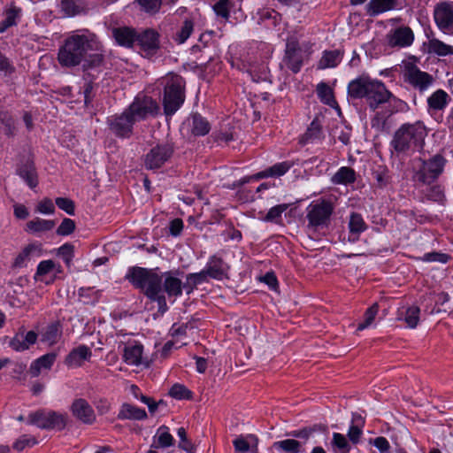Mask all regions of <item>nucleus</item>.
Masks as SVG:
<instances>
[{
    "label": "nucleus",
    "instance_id": "nucleus-1",
    "mask_svg": "<svg viewBox=\"0 0 453 453\" xmlns=\"http://www.w3.org/2000/svg\"><path fill=\"white\" fill-rule=\"evenodd\" d=\"M58 61L63 67L82 64L84 71L98 68L104 61L103 45L94 33L87 29L77 30L59 47Z\"/></svg>",
    "mask_w": 453,
    "mask_h": 453
},
{
    "label": "nucleus",
    "instance_id": "nucleus-2",
    "mask_svg": "<svg viewBox=\"0 0 453 453\" xmlns=\"http://www.w3.org/2000/svg\"><path fill=\"white\" fill-rule=\"evenodd\" d=\"M126 279L136 288H140L150 300L165 304L162 291L163 277L152 269L134 266L128 269Z\"/></svg>",
    "mask_w": 453,
    "mask_h": 453
},
{
    "label": "nucleus",
    "instance_id": "nucleus-3",
    "mask_svg": "<svg viewBox=\"0 0 453 453\" xmlns=\"http://www.w3.org/2000/svg\"><path fill=\"white\" fill-rule=\"evenodd\" d=\"M446 159L436 154L428 159H415L412 165V180L418 188L431 186L444 171Z\"/></svg>",
    "mask_w": 453,
    "mask_h": 453
},
{
    "label": "nucleus",
    "instance_id": "nucleus-4",
    "mask_svg": "<svg viewBox=\"0 0 453 453\" xmlns=\"http://www.w3.org/2000/svg\"><path fill=\"white\" fill-rule=\"evenodd\" d=\"M426 135V128L421 123L403 124L395 132L391 146L397 153L416 150L421 146Z\"/></svg>",
    "mask_w": 453,
    "mask_h": 453
},
{
    "label": "nucleus",
    "instance_id": "nucleus-5",
    "mask_svg": "<svg viewBox=\"0 0 453 453\" xmlns=\"http://www.w3.org/2000/svg\"><path fill=\"white\" fill-rule=\"evenodd\" d=\"M334 204L329 199L312 201L305 209L306 228L312 233L327 229L331 224Z\"/></svg>",
    "mask_w": 453,
    "mask_h": 453
},
{
    "label": "nucleus",
    "instance_id": "nucleus-6",
    "mask_svg": "<svg viewBox=\"0 0 453 453\" xmlns=\"http://www.w3.org/2000/svg\"><path fill=\"white\" fill-rule=\"evenodd\" d=\"M185 100L184 81L177 74L165 78L163 98L164 111L166 115L174 114Z\"/></svg>",
    "mask_w": 453,
    "mask_h": 453
},
{
    "label": "nucleus",
    "instance_id": "nucleus-7",
    "mask_svg": "<svg viewBox=\"0 0 453 453\" xmlns=\"http://www.w3.org/2000/svg\"><path fill=\"white\" fill-rule=\"evenodd\" d=\"M27 422L41 429L60 431L66 426L67 416L53 411L40 410L30 413Z\"/></svg>",
    "mask_w": 453,
    "mask_h": 453
},
{
    "label": "nucleus",
    "instance_id": "nucleus-8",
    "mask_svg": "<svg viewBox=\"0 0 453 453\" xmlns=\"http://www.w3.org/2000/svg\"><path fill=\"white\" fill-rule=\"evenodd\" d=\"M403 79L405 83L419 92L427 90L434 82V77L432 74L421 71L411 62L403 66Z\"/></svg>",
    "mask_w": 453,
    "mask_h": 453
},
{
    "label": "nucleus",
    "instance_id": "nucleus-9",
    "mask_svg": "<svg viewBox=\"0 0 453 453\" xmlns=\"http://www.w3.org/2000/svg\"><path fill=\"white\" fill-rule=\"evenodd\" d=\"M159 107L155 100L150 96H137L130 104L127 112L132 116L134 122L144 119L149 116H154L157 113Z\"/></svg>",
    "mask_w": 453,
    "mask_h": 453
},
{
    "label": "nucleus",
    "instance_id": "nucleus-10",
    "mask_svg": "<svg viewBox=\"0 0 453 453\" xmlns=\"http://www.w3.org/2000/svg\"><path fill=\"white\" fill-rule=\"evenodd\" d=\"M434 19L437 27L445 35L453 33V2L441 1L434 5Z\"/></svg>",
    "mask_w": 453,
    "mask_h": 453
},
{
    "label": "nucleus",
    "instance_id": "nucleus-11",
    "mask_svg": "<svg viewBox=\"0 0 453 453\" xmlns=\"http://www.w3.org/2000/svg\"><path fill=\"white\" fill-rule=\"evenodd\" d=\"M134 123L127 110L119 115H113L107 119V124L111 133L121 138H127L132 134Z\"/></svg>",
    "mask_w": 453,
    "mask_h": 453
},
{
    "label": "nucleus",
    "instance_id": "nucleus-12",
    "mask_svg": "<svg viewBox=\"0 0 453 453\" xmlns=\"http://www.w3.org/2000/svg\"><path fill=\"white\" fill-rule=\"evenodd\" d=\"M173 148L168 143L153 147L145 156L144 164L147 169L161 167L173 155Z\"/></svg>",
    "mask_w": 453,
    "mask_h": 453
},
{
    "label": "nucleus",
    "instance_id": "nucleus-13",
    "mask_svg": "<svg viewBox=\"0 0 453 453\" xmlns=\"http://www.w3.org/2000/svg\"><path fill=\"white\" fill-rule=\"evenodd\" d=\"M390 47L405 48L413 43L414 33L409 27H399L392 29L387 35Z\"/></svg>",
    "mask_w": 453,
    "mask_h": 453
},
{
    "label": "nucleus",
    "instance_id": "nucleus-14",
    "mask_svg": "<svg viewBox=\"0 0 453 453\" xmlns=\"http://www.w3.org/2000/svg\"><path fill=\"white\" fill-rule=\"evenodd\" d=\"M391 97H393V95L386 88L384 83L374 80L365 99L369 107L374 111L380 104L388 102Z\"/></svg>",
    "mask_w": 453,
    "mask_h": 453
},
{
    "label": "nucleus",
    "instance_id": "nucleus-15",
    "mask_svg": "<svg viewBox=\"0 0 453 453\" xmlns=\"http://www.w3.org/2000/svg\"><path fill=\"white\" fill-rule=\"evenodd\" d=\"M73 415L85 424H92L96 419L94 410L83 398L75 399L71 405Z\"/></svg>",
    "mask_w": 453,
    "mask_h": 453
},
{
    "label": "nucleus",
    "instance_id": "nucleus-16",
    "mask_svg": "<svg viewBox=\"0 0 453 453\" xmlns=\"http://www.w3.org/2000/svg\"><path fill=\"white\" fill-rule=\"evenodd\" d=\"M374 80L368 76H360L348 85V95L355 99L366 98Z\"/></svg>",
    "mask_w": 453,
    "mask_h": 453
},
{
    "label": "nucleus",
    "instance_id": "nucleus-17",
    "mask_svg": "<svg viewBox=\"0 0 453 453\" xmlns=\"http://www.w3.org/2000/svg\"><path fill=\"white\" fill-rule=\"evenodd\" d=\"M136 42L147 55L154 54L159 48L158 34L147 29L137 35Z\"/></svg>",
    "mask_w": 453,
    "mask_h": 453
},
{
    "label": "nucleus",
    "instance_id": "nucleus-18",
    "mask_svg": "<svg viewBox=\"0 0 453 453\" xmlns=\"http://www.w3.org/2000/svg\"><path fill=\"white\" fill-rule=\"evenodd\" d=\"M92 356L90 349L86 345H80L73 349L66 356L65 364L71 368H77L83 365Z\"/></svg>",
    "mask_w": 453,
    "mask_h": 453
},
{
    "label": "nucleus",
    "instance_id": "nucleus-19",
    "mask_svg": "<svg viewBox=\"0 0 453 453\" xmlns=\"http://www.w3.org/2000/svg\"><path fill=\"white\" fill-rule=\"evenodd\" d=\"M299 51L300 49L296 41H288L286 44L284 62L294 73H298L302 66Z\"/></svg>",
    "mask_w": 453,
    "mask_h": 453
},
{
    "label": "nucleus",
    "instance_id": "nucleus-20",
    "mask_svg": "<svg viewBox=\"0 0 453 453\" xmlns=\"http://www.w3.org/2000/svg\"><path fill=\"white\" fill-rule=\"evenodd\" d=\"M143 347L138 342H129L123 349V358L127 365H140L142 363Z\"/></svg>",
    "mask_w": 453,
    "mask_h": 453
},
{
    "label": "nucleus",
    "instance_id": "nucleus-21",
    "mask_svg": "<svg viewBox=\"0 0 453 453\" xmlns=\"http://www.w3.org/2000/svg\"><path fill=\"white\" fill-rule=\"evenodd\" d=\"M37 340V334L34 331H29L27 334L18 333L9 342L12 349L16 351H24L28 349L29 347L35 343Z\"/></svg>",
    "mask_w": 453,
    "mask_h": 453
},
{
    "label": "nucleus",
    "instance_id": "nucleus-22",
    "mask_svg": "<svg viewBox=\"0 0 453 453\" xmlns=\"http://www.w3.org/2000/svg\"><path fill=\"white\" fill-rule=\"evenodd\" d=\"M162 277V287L168 296L176 297L182 294V288H186V285L179 278L173 276L170 272L165 273Z\"/></svg>",
    "mask_w": 453,
    "mask_h": 453
},
{
    "label": "nucleus",
    "instance_id": "nucleus-23",
    "mask_svg": "<svg viewBox=\"0 0 453 453\" xmlns=\"http://www.w3.org/2000/svg\"><path fill=\"white\" fill-rule=\"evenodd\" d=\"M348 227L349 232V241L356 242L358 240L360 234L366 230L367 225L361 214L357 212H352L349 215Z\"/></svg>",
    "mask_w": 453,
    "mask_h": 453
},
{
    "label": "nucleus",
    "instance_id": "nucleus-24",
    "mask_svg": "<svg viewBox=\"0 0 453 453\" xmlns=\"http://www.w3.org/2000/svg\"><path fill=\"white\" fill-rule=\"evenodd\" d=\"M227 270V265L225 264V262L222 260V258L218 257L216 256H212L204 271L207 274V276L216 279V280H221L226 275Z\"/></svg>",
    "mask_w": 453,
    "mask_h": 453
},
{
    "label": "nucleus",
    "instance_id": "nucleus-25",
    "mask_svg": "<svg viewBox=\"0 0 453 453\" xmlns=\"http://www.w3.org/2000/svg\"><path fill=\"white\" fill-rule=\"evenodd\" d=\"M112 35L116 42L125 47H132L137 40L136 32L129 27H119L112 30Z\"/></svg>",
    "mask_w": 453,
    "mask_h": 453
},
{
    "label": "nucleus",
    "instance_id": "nucleus-26",
    "mask_svg": "<svg viewBox=\"0 0 453 453\" xmlns=\"http://www.w3.org/2000/svg\"><path fill=\"white\" fill-rule=\"evenodd\" d=\"M17 173L31 188L38 185L37 173L32 161L27 160L18 168Z\"/></svg>",
    "mask_w": 453,
    "mask_h": 453
},
{
    "label": "nucleus",
    "instance_id": "nucleus-27",
    "mask_svg": "<svg viewBox=\"0 0 453 453\" xmlns=\"http://www.w3.org/2000/svg\"><path fill=\"white\" fill-rule=\"evenodd\" d=\"M397 0H371L367 6V13L373 17L380 13L395 9Z\"/></svg>",
    "mask_w": 453,
    "mask_h": 453
},
{
    "label": "nucleus",
    "instance_id": "nucleus-28",
    "mask_svg": "<svg viewBox=\"0 0 453 453\" xmlns=\"http://www.w3.org/2000/svg\"><path fill=\"white\" fill-rule=\"evenodd\" d=\"M41 244L34 242L29 243L19 253L16 257L13 266L14 267H23L27 261L30 260V258L34 256H40L41 254Z\"/></svg>",
    "mask_w": 453,
    "mask_h": 453
},
{
    "label": "nucleus",
    "instance_id": "nucleus-29",
    "mask_svg": "<svg viewBox=\"0 0 453 453\" xmlns=\"http://www.w3.org/2000/svg\"><path fill=\"white\" fill-rule=\"evenodd\" d=\"M57 357L56 353H47L35 360L29 368V372L33 377H37L42 369H50Z\"/></svg>",
    "mask_w": 453,
    "mask_h": 453
},
{
    "label": "nucleus",
    "instance_id": "nucleus-30",
    "mask_svg": "<svg viewBox=\"0 0 453 453\" xmlns=\"http://www.w3.org/2000/svg\"><path fill=\"white\" fill-rule=\"evenodd\" d=\"M119 419L143 420L147 418V413L143 409L130 403H123L118 414Z\"/></svg>",
    "mask_w": 453,
    "mask_h": 453
},
{
    "label": "nucleus",
    "instance_id": "nucleus-31",
    "mask_svg": "<svg viewBox=\"0 0 453 453\" xmlns=\"http://www.w3.org/2000/svg\"><path fill=\"white\" fill-rule=\"evenodd\" d=\"M323 137L322 126L318 119H315L301 136L300 142L303 144L315 142Z\"/></svg>",
    "mask_w": 453,
    "mask_h": 453
},
{
    "label": "nucleus",
    "instance_id": "nucleus-32",
    "mask_svg": "<svg viewBox=\"0 0 453 453\" xmlns=\"http://www.w3.org/2000/svg\"><path fill=\"white\" fill-rule=\"evenodd\" d=\"M449 101L448 93L442 89H437L427 98L428 108L432 111H441L447 106Z\"/></svg>",
    "mask_w": 453,
    "mask_h": 453
},
{
    "label": "nucleus",
    "instance_id": "nucleus-33",
    "mask_svg": "<svg viewBox=\"0 0 453 453\" xmlns=\"http://www.w3.org/2000/svg\"><path fill=\"white\" fill-rule=\"evenodd\" d=\"M356 180L355 171L348 166H342L332 176L331 182L334 185H349Z\"/></svg>",
    "mask_w": 453,
    "mask_h": 453
},
{
    "label": "nucleus",
    "instance_id": "nucleus-34",
    "mask_svg": "<svg viewBox=\"0 0 453 453\" xmlns=\"http://www.w3.org/2000/svg\"><path fill=\"white\" fill-rule=\"evenodd\" d=\"M342 58V52L340 50H326L323 52L318 67L319 69L333 68L339 65Z\"/></svg>",
    "mask_w": 453,
    "mask_h": 453
},
{
    "label": "nucleus",
    "instance_id": "nucleus-35",
    "mask_svg": "<svg viewBox=\"0 0 453 453\" xmlns=\"http://www.w3.org/2000/svg\"><path fill=\"white\" fill-rule=\"evenodd\" d=\"M61 337V328L58 323H51L47 326L42 333L41 342L52 346L58 342Z\"/></svg>",
    "mask_w": 453,
    "mask_h": 453
},
{
    "label": "nucleus",
    "instance_id": "nucleus-36",
    "mask_svg": "<svg viewBox=\"0 0 453 453\" xmlns=\"http://www.w3.org/2000/svg\"><path fill=\"white\" fill-rule=\"evenodd\" d=\"M54 226V220L35 218L27 223L25 230L31 234H39L50 231Z\"/></svg>",
    "mask_w": 453,
    "mask_h": 453
},
{
    "label": "nucleus",
    "instance_id": "nucleus-37",
    "mask_svg": "<svg viewBox=\"0 0 453 453\" xmlns=\"http://www.w3.org/2000/svg\"><path fill=\"white\" fill-rule=\"evenodd\" d=\"M427 51L430 54H435L440 57L453 55V47L446 44L436 38H431L427 42Z\"/></svg>",
    "mask_w": 453,
    "mask_h": 453
},
{
    "label": "nucleus",
    "instance_id": "nucleus-38",
    "mask_svg": "<svg viewBox=\"0 0 453 453\" xmlns=\"http://www.w3.org/2000/svg\"><path fill=\"white\" fill-rule=\"evenodd\" d=\"M419 313L420 309L418 306H411L399 311L398 319L404 320L408 327L415 328L419 321Z\"/></svg>",
    "mask_w": 453,
    "mask_h": 453
},
{
    "label": "nucleus",
    "instance_id": "nucleus-39",
    "mask_svg": "<svg viewBox=\"0 0 453 453\" xmlns=\"http://www.w3.org/2000/svg\"><path fill=\"white\" fill-rule=\"evenodd\" d=\"M257 438L254 435L250 434L247 437H237L233 441V444L235 453H247L250 450L251 448H255V451L257 450Z\"/></svg>",
    "mask_w": 453,
    "mask_h": 453
},
{
    "label": "nucleus",
    "instance_id": "nucleus-40",
    "mask_svg": "<svg viewBox=\"0 0 453 453\" xmlns=\"http://www.w3.org/2000/svg\"><path fill=\"white\" fill-rule=\"evenodd\" d=\"M174 439L165 426H160L155 435L154 444L156 448H167L173 444Z\"/></svg>",
    "mask_w": 453,
    "mask_h": 453
},
{
    "label": "nucleus",
    "instance_id": "nucleus-41",
    "mask_svg": "<svg viewBox=\"0 0 453 453\" xmlns=\"http://www.w3.org/2000/svg\"><path fill=\"white\" fill-rule=\"evenodd\" d=\"M209 122L200 114L192 116L191 131L195 135H205L210 131Z\"/></svg>",
    "mask_w": 453,
    "mask_h": 453
},
{
    "label": "nucleus",
    "instance_id": "nucleus-42",
    "mask_svg": "<svg viewBox=\"0 0 453 453\" xmlns=\"http://www.w3.org/2000/svg\"><path fill=\"white\" fill-rule=\"evenodd\" d=\"M316 91L322 103L332 107L336 104L333 89L327 84L324 82L318 84Z\"/></svg>",
    "mask_w": 453,
    "mask_h": 453
},
{
    "label": "nucleus",
    "instance_id": "nucleus-43",
    "mask_svg": "<svg viewBox=\"0 0 453 453\" xmlns=\"http://www.w3.org/2000/svg\"><path fill=\"white\" fill-rule=\"evenodd\" d=\"M273 447L282 451L298 453L300 452L301 443L294 439H286L274 442Z\"/></svg>",
    "mask_w": 453,
    "mask_h": 453
},
{
    "label": "nucleus",
    "instance_id": "nucleus-44",
    "mask_svg": "<svg viewBox=\"0 0 453 453\" xmlns=\"http://www.w3.org/2000/svg\"><path fill=\"white\" fill-rule=\"evenodd\" d=\"M379 306L377 303H373L371 307H369L364 315V321L358 324L357 330L362 331L367 327H369L374 321L375 317L378 314Z\"/></svg>",
    "mask_w": 453,
    "mask_h": 453
},
{
    "label": "nucleus",
    "instance_id": "nucleus-45",
    "mask_svg": "<svg viewBox=\"0 0 453 453\" xmlns=\"http://www.w3.org/2000/svg\"><path fill=\"white\" fill-rule=\"evenodd\" d=\"M177 435L180 438L179 448L187 453H196L195 444L188 438L187 432L184 427H180L177 430Z\"/></svg>",
    "mask_w": 453,
    "mask_h": 453
},
{
    "label": "nucleus",
    "instance_id": "nucleus-46",
    "mask_svg": "<svg viewBox=\"0 0 453 453\" xmlns=\"http://www.w3.org/2000/svg\"><path fill=\"white\" fill-rule=\"evenodd\" d=\"M194 30V24L191 20L186 19L180 29L175 35V41L181 44L184 43L187 39L190 36Z\"/></svg>",
    "mask_w": 453,
    "mask_h": 453
},
{
    "label": "nucleus",
    "instance_id": "nucleus-47",
    "mask_svg": "<svg viewBox=\"0 0 453 453\" xmlns=\"http://www.w3.org/2000/svg\"><path fill=\"white\" fill-rule=\"evenodd\" d=\"M294 165L291 161H283L277 163L269 167V174L271 177H280L284 175Z\"/></svg>",
    "mask_w": 453,
    "mask_h": 453
},
{
    "label": "nucleus",
    "instance_id": "nucleus-48",
    "mask_svg": "<svg viewBox=\"0 0 453 453\" xmlns=\"http://www.w3.org/2000/svg\"><path fill=\"white\" fill-rule=\"evenodd\" d=\"M169 395L178 400L188 399L191 396V392L181 384H174L170 391Z\"/></svg>",
    "mask_w": 453,
    "mask_h": 453
},
{
    "label": "nucleus",
    "instance_id": "nucleus-49",
    "mask_svg": "<svg viewBox=\"0 0 453 453\" xmlns=\"http://www.w3.org/2000/svg\"><path fill=\"white\" fill-rule=\"evenodd\" d=\"M288 209L287 204H279L273 206L269 210L267 214L263 218V220L267 222H276L279 219H280L281 214Z\"/></svg>",
    "mask_w": 453,
    "mask_h": 453
},
{
    "label": "nucleus",
    "instance_id": "nucleus-50",
    "mask_svg": "<svg viewBox=\"0 0 453 453\" xmlns=\"http://www.w3.org/2000/svg\"><path fill=\"white\" fill-rule=\"evenodd\" d=\"M207 274L204 270L197 273H190L187 276L186 287L189 288L188 293L193 289L194 287L202 283L206 280Z\"/></svg>",
    "mask_w": 453,
    "mask_h": 453
},
{
    "label": "nucleus",
    "instance_id": "nucleus-51",
    "mask_svg": "<svg viewBox=\"0 0 453 453\" xmlns=\"http://www.w3.org/2000/svg\"><path fill=\"white\" fill-rule=\"evenodd\" d=\"M36 443L37 441L35 438L24 434L16 440L13 443V449L18 451H22L27 447H32Z\"/></svg>",
    "mask_w": 453,
    "mask_h": 453
},
{
    "label": "nucleus",
    "instance_id": "nucleus-52",
    "mask_svg": "<svg viewBox=\"0 0 453 453\" xmlns=\"http://www.w3.org/2000/svg\"><path fill=\"white\" fill-rule=\"evenodd\" d=\"M230 5V0H219L215 4L213 9L218 16L227 19L229 18Z\"/></svg>",
    "mask_w": 453,
    "mask_h": 453
},
{
    "label": "nucleus",
    "instance_id": "nucleus-53",
    "mask_svg": "<svg viewBox=\"0 0 453 453\" xmlns=\"http://www.w3.org/2000/svg\"><path fill=\"white\" fill-rule=\"evenodd\" d=\"M58 255L65 261L67 265H70L73 257V246L65 243L58 250Z\"/></svg>",
    "mask_w": 453,
    "mask_h": 453
},
{
    "label": "nucleus",
    "instance_id": "nucleus-54",
    "mask_svg": "<svg viewBox=\"0 0 453 453\" xmlns=\"http://www.w3.org/2000/svg\"><path fill=\"white\" fill-rule=\"evenodd\" d=\"M55 268V263L52 260L42 261L36 270L35 278L41 280L40 278L50 273Z\"/></svg>",
    "mask_w": 453,
    "mask_h": 453
},
{
    "label": "nucleus",
    "instance_id": "nucleus-55",
    "mask_svg": "<svg viewBox=\"0 0 453 453\" xmlns=\"http://www.w3.org/2000/svg\"><path fill=\"white\" fill-rule=\"evenodd\" d=\"M333 445L342 450V453H348L349 451V445L345 436L339 433H334L333 434Z\"/></svg>",
    "mask_w": 453,
    "mask_h": 453
},
{
    "label": "nucleus",
    "instance_id": "nucleus-56",
    "mask_svg": "<svg viewBox=\"0 0 453 453\" xmlns=\"http://www.w3.org/2000/svg\"><path fill=\"white\" fill-rule=\"evenodd\" d=\"M56 204L59 209L65 211L67 214H74L75 206L73 200L65 197H58L56 199Z\"/></svg>",
    "mask_w": 453,
    "mask_h": 453
},
{
    "label": "nucleus",
    "instance_id": "nucleus-57",
    "mask_svg": "<svg viewBox=\"0 0 453 453\" xmlns=\"http://www.w3.org/2000/svg\"><path fill=\"white\" fill-rule=\"evenodd\" d=\"M75 229V223L71 219H64L59 226L57 229L58 235H68L72 234Z\"/></svg>",
    "mask_w": 453,
    "mask_h": 453
},
{
    "label": "nucleus",
    "instance_id": "nucleus-58",
    "mask_svg": "<svg viewBox=\"0 0 453 453\" xmlns=\"http://www.w3.org/2000/svg\"><path fill=\"white\" fill-rule=\"evenodd\" d=\"M141 7L147 12H157L161 5V0H137Z\"/></svg>",
    "mask_w": 453,
    "mask_h": 453
},
{
    "label": "nucleus",
    "instance_id": "nucleus-59",
    "mask_svg": "<svg viewBox=\"0 0 453 453\" xmlns=\"http://www.w3.org/2000/svg\"><path fill=\"white\" fill-rule=\"evenodd\" d=\"M257 14L259 15V20L273 19L274 25L281 19L280 14L274 10L263 9L258 11Z\"/></svg>",
    "mask_w": 453,
    "mask_h": 453
},
{
    "label": "nucleus",
    "instance_id": "nucleus-60",
    "mask_svg": "<svg viewBox=\"0 0 453 453\" xmlns=\"http://www.w3.org/2000/svg\"><path fill=\"white\" fill-rule=\"evenodd\" d=\"M17 12L14 9L8 10L5 19L0 23V33L4 32L8 27L15 24Z\"/></svg>",
    "mask_w": 453,
    "mask_h": 453
},
{
    "label": "nucleus",
    "instance_id": "nucleus-61",
    "mask_svg": "<svg viewBox=\"0 0 453 453\" xmlns=\"http://www.w3.org/2000/svg\"><path fill=\"white\" fill-rule=\"evenodd\" d=\"M36 211L42 214H52L55 211V206L50 198H44L38 203Z\"/></svg>",
    "mask_w": 453,
    "mask_h": 453
},
{
    "label": "nucleus",
    "instance_id": "nucleus-62",
    "mask_svg": "<svg viewBox=\"0 0 453 453\" xmlns=\"http://www.w3.org/2000/svg\"><path fill=\"white\" fill-rule=\"evenodd\" d=\"M427 196L431 200L441 202L444 198V190L440 185H431Z\"/></svg>",
    "mask_w": 453,
    "mask_h": 453
},
{
    "label": "nucleus",
    "instance_id": "nucleus-63",
    "mask_svg": "<svg viewBox=\"0 0 453 453\" xmlns=\"http://www.w3.org/2000/svg\"><path fill=\"white\" fill-rule=\"evenodd\" d=\"M61 8L68 16H73L79 12V8L73 0H61Z\"/></svg>",
    "mask_w": 453,
    "mask_h": 453
},
{
    "label": "nucleus",
    "instance_id": "nucleus-64",
    "mask_svg": "<svg viewBox=\"0 0 453 453\" xmlns=\"http://www.w3.org/2000/svg\"><path fill=\"white\" fill-rule=\"evenodd\" d=\"M94 85L90 81H86L83 86L84 103L88 105L93 98Z\"/></svg>",
    "mask_w": 453,
    "mask_h": 453
}]
</instances>
